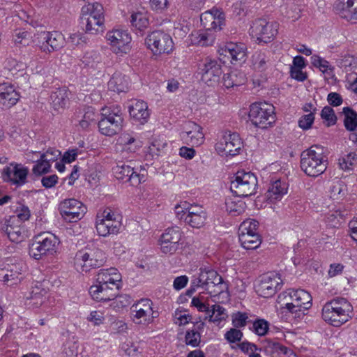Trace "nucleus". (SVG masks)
Listing matches in <instances>:
<instances>
[{"instance_id": "1", "label": "nucleus", "mask_w": 357, "mask_h": 357, "mask_svg": "<svg viewBox=\"0 0 357 357\" xmlns=\"http://www.w3.org/2000/svg\"><path fill=\"white\" fill-rule=\"evenodd\" d=\"M353 307L344 298H335L327 302L322 309L324 320L331 325L339 327L351 317Z\"/></svg>"}, {"instance_id": "2", "label": "nucleus", "mask_w": 357, "mask_h": 357, "mask_svg": "<svg viewBox=\"0 0 357 357\" xmlns=\"http://www.w3.org/2000/svg\"><path fill=\"white\" fill-rule=\"evenodd\" d=\"M327 159L323 149L312 146L303 151L301 155V168L309 176L317 177L327 169Z\"/></svg>"}, {"instance_id": "3", "label": "nucleus", "mask_w": 357, "mask_h": 357, "mask_svg": "<svg viewBox=\"0 0 357 357\" xmlns=\"http://www.w3.org/2000/svg\"><path fill=\"white\" fill-rule=\"evenodd\" d=\"M194 287H200L211 296H215L227 289V286L222 278L213 269L200 268L199 272L192 276Z\"/></svg>"}, {"instance_id": "4", "label": "nucleus", "mask_w": 357, "mask_h": 357, "mask_svg": "<svg viewBox=\"0 0 357 357\" xmlns=\"http://www.w3.org/2000/svg\"><path fill=\"white\" fill-rule=\"evenodd\" d=\"M82 20L86 24V32L96 34L104 28V8L102 4L94 2L84 6L82 8Z\"/></svg>"}, {"instance_id": "5", "label": "nucleus", "mask_w": 357, "mask_h": 357, "mask_svg": "<svg viewBox=\"0 0 357 357\" xmlns=\"http://www.w3.org/2000/svg\"><path fill=\"white\" fill-rule=\"evenodd\" d=\"M286 294L287 302L283 308L295 314V317H303L305 312L312 306L311 295L303 289H289Z\"/></svg>"}, {"instance_id": "6", "label": "nucleus", "mask_w": 357, "mask_h": 357, "mask_svg": "<svg viewBox=\"0 0 357 357\" xmlns=\"http://www.w3.org/2000/svg\"><path fill=\"white\" fill-rule=\"evenodd\" d=\"M101 115L102 118L98 122V128L102 134L112 136L121 129L123 118L119 106L103 107Z\"/></svg>"}, {"instance_id": "7", "label": "nucleus", "mask_w": 357, "mask_h": 357, "mask_svg": "<svg viewBox=\"0 0 357 357\" xmlns=\"http://www.w3.org/2000/svg\"><path fill=\"white\" fill-rule=\"evenodd\" d=\"M59 240L50 232L42 233L35 237L29 247V255L35 259H40L43 256L52 255L56 252Z\"/></svg>"}, {"instance_id": "8", "label": "nucleus", "mask_w": 357, "mask_h": 357, "mask_svg": "<svg viewBox=\"0 0 357 357\" xmlns=\"http://www.w3.org/2000/svg\"><path fill=\"white\" fill-rule=\"evenodd\" d=\"M106 261L105 253L98 248L78 251L75 257V266L79 272H88L91 268H98Z\"/></svg>"}, {"instance_id": "9", "label": "nucleus", "mask_w": 357, "mask_h": 357, "mask_svg": "<svg viewBox=\"0 0 357 357\" xmlns=\"http://www.w3.org/2000/svg\"><path fill=\"white\" fill-rule=\"evenodd\" d=\"M275 108L267 102H255L250 105L249 119L251 123L259 128H266L275 121Z\"/></svg>"}, {"instance_id": "10", "label": "nucleus", "mask_w": 357, "mask_h": 357, "mask_svg": "<svg viewBox=\"0 0 357 357\" xmlns=\"http://www.w3.org/2000/svg\"><path fill=\"white\" fill-rule=\"evenodd\" d=\"M26 266L22 261L6 259L0 264V281L7 286L17 285L24 278Z\"/></svg>"}, {"instance_id": "11", "label": "nucleus", "mask_w": 357, "mask_h": 357, "mask_svg": "<svg viewBox=\"0 0 357 357\" xmlns=\"http://www.w3.org/2000/svg\"><path fill=\"white\" fill-rule=\"evenodd\" d=\"M257 179L250 172L238 171L231 181L230 189L237 197H248L255 192Z\"/></svg>"}, {"instance_id": "12", "label": "nucleus", "mask_w": 357, "mask_h": 357, "mask_svg": "<svg viewBox=\"0 0 357 357\" xmlns=\"http://www.w3.org/2000/svg\"><path fill=\"white\" fill-rule=\"evenodd\" d=\"M105 38L111 50L116 55L123 56L131 50L132 37L126 30L114 29L107 32Z\"/></svg>"}, {"instance_id": "13", "label": "nucleus", "mask_w": 357, "mask_h": 357, "mask_svg": "<svg viewBox=\"0 0 357 357\" xmlns=\"http://www.w3.org/2000/svg\"><path fill=\"white\" fill-rule=\"evenodd\" d=\"M145 43L155 55L169 54L174 48L172 37L162 31H155L149 33Z\"/></svg>"}, {"instance_id": "14", "label": "nucleus", "mask_w": 357, "mask_h": 357, "mask_svg": "<svg viewBox=\"0 0 357 357\" xmlns=\"http://www.w3.org/2000/svg\"><path fill=\"white\" fill-rule=\"evenodd\" d=\"M278 24L266 20L258 19L253 22L250 29V34L260 43L272 41L278 33Z\"/></svg>"}, {"instance_id": "15", "label": "nucleus", "mask_w": 357, "mask_h": 357, "mask_svg": "<svg viewBox=\"0 0 357 357\" xmlns=\"http://www.w3.org/2000/svg\"><path fill=\"white\" fill-rule=\"evenodd\" d=\"M133 320L139 324L151 323L158 316V312L153 309V303L150 299L143 298L131 307Z\"/></svg>"}, {"instance_id": "16", "label": "nucleus", "mask_w": 357, "mask_h": 357, "mask_svg": "<svg viewBox=\"0 0 357 357\" xmlns=\"http://www.w3.org/2000/svg\"><path fill=\"white\" fill-rule=\"evenodd\" d=\"M183 231L178 227L166 229L160 238L161 252L166 255H172L179 248Z\"/></svg>"}, {"instance_id": "17", "label": "nucleus", "mask_w": 357, "mask_h": 357, "mask_svg": "<svg viewBox=\"0 0 357 357\" xmlns=\"http://www.w3.org/2000/svg\"><path fill=\"white\" fill-rule=\"evenodd\" d=\"M282 280L279 274L269 273L262 275L256 285V292L262 297L268 298L281 288Z\"/></svg>"}, {"instance_id": "18", "label": "nucleus", "mask_w": 357, "mask_h": 357, "mask_svg": "<svg viewBox=\"0 0 357 357\" xmlns=\"http://www.w3.org/2000/svg\"><path fill=\"white\" fill-rule=\"evenodd\" d=\"M241 146L242 142L237 133H225L216 144L215 149L221 156H234L239 153Z\"/></svg>"}, {"instance_id": "19", "label": "nucleus", "mask_w": 357, "mask_h": 357, "mask_svg": "<svg viewBox=\"0 0 357 357\" xmlns=\"http://www.w3.org/2000/svg\"><path fill=\"white\" fill-rule=\"evenodd\" d=\"M40 50L44 52L50 53L62 48L66 43L63 35L59 31H43L38 33Z\"/></svg>"}, {"instance_id": "20", "label": "nucleus", "mask_w": 357, "mask_h": 357, "mask_svg": "<svg viewBox=\"0 0 357 357\" xmlns=\"http://www.w3.org/2000/svg\"><path fill=\"white\" fill-rule=\"evenodd\" d=\"M62 217L68 222H77L85 213L86 208L82 202L75 199L63 201L59 205Z\"/></svg>"}, {"instance_id": "21", "label": "nucleus", "mask_w": 357, "mask_h": 357, "mask_svg": "<svg viewBox=\"0 0 357 357\" xmlns=\"http://www.w3.org/2000/svg\"><path fill=\"white\" fill-rule=\"evenodd\" d=\"M180 137L183 143L191 146H199L204 142L202 128L195 122H188L183 126Z\"/></svg>"}, {"instance_id": "22", "label": "nucleus", "mask_w": 357, "mask_h": 357, "mask_svg": "<svg viewBox=\"0 0 357 357\" xmlns=\"http://www.w3.org/2000/svg\"><path fill=\"white\" fill-rule=\"evenodd\" d=\"M28 173L27 167L21 164L11 163L9 166L3 168V178L6 181L22 185L26 183Z\"/></svg>"}, {"instance_id": "23", "label": "nucleus", "mask_w": 357, "mask_h": 357, "mask_svg": "<svg viewBox=\"0 0 357 357\" xmlns=\"http://www.w3.org/2000/svg\"><path fill=\"white\" fill-rule=\"evenodd\" d=\"M114 174L118 180L128 181L133 186L145 181V175L137 173L134 167L128 165H117L114 168Z\"/></svg>"}, {"instance_id": "24", "label": "nucleus", "mask_w": 357, "mask_h": 357, "mask_svg": "<svg viewBox=\"0 0 357 357\" xmlns=\"http://www.w3.org/2000/svg\"><path fill=\"white\" fill-rule=\"evenodd\" d=\"M201 24L206 30L220 31L224 24V14L217 8H213L202 13L200 16Z\"/></svg>"}, {"instance_id": "25", "label": "nucleus", "mask_w": 357, "mask_h": 357, "mask_svg": "<svg viewBox=\"0 0 357 357\" xmlns=\"http://www.w3.org/2000/svg\"><path fill=\"white\" fill-rule=\"evenodd\" d=\"M201 70L202 80L206 84L213 86L218 82L222 69L217 61L206 59Z\"/></svg>"}, {"instance_id": "26", "label": "nucleus", "mask_w": 357, "mask_h": 357, "mask_svg": "<svg viewBox=\"0 0 357 357\" xmlns=\"http://www.w3.org/2000/svg\"><path fill=\"white\" fill-rule=\"evenodd\" d=\"M335 9L342 18L352 24L357 23V0H339Z\"/></svg>"}, {"instance_id": "27", "label": "nucleus", "mask_w": 357, "mask_h": 357, "mask_svg": "<svg viewBox=\"0 0 357 357\" xmlns=\"http://www.w3.org/2000/svg\"><path fill=\"white\" fill-rule=\"evenodd\" d=\"M119 288L96 283L89 289V294L96 301H109L116 297Z\"/></svg>"}, {"instance_id": "28", "label": "nucleus", "mask_w": 357, "mask_h": 357, "mask_svg": "<svg viewBox=\"0 0 357 357\" xmlns=\"http://www.w3.org/2000/svg\"><path fill=\"white\" fill-rule=\"evenodd\" d=\"M225 56L230 58L232 64L243 62L247 55V47L243 43H230L222 50Z\"/></svg>"}, {"instance_id": "29", "label": "nucleus", "mask_w": 357, "mask_h": 357, "mask_svg": "<svg viewBox=\"0 0 357 357\" xmlns=\"http://www.w3.org/2000/svg\"><path fill=\"white\" fill-rule=\"evenodd\" d=\"M121 275L116 268L101 269L97 274L96 283L119 288Z\"/></svg>"}, {"instance_id": "30", "label": "nucleus", "mask_w": 357, "mask_h": 357, "mask_svg": "<svg viewBox=\"0 0 357 357\" xmlns=\"http://www.w3.org/2000/svg\"><path fill=\"white\" fill-rule=\"evenodd\" d=\"M17 221V218H10L5 222L1 229L11 241L20 243L24 238V230Z\"/></svg>"}, {"instance_id": "31", "label": "nucleus", "mask_w": 357, "mask_h": 357, "mask_svg": "<svg viewBox=\"0 0 357 357\" xmlns=\"http://www.w3.org/2000/svg\"><path fill=\"white\" fill-rule=\"evenodd\" d=\"M206 218V212L202 206L192 205L189 208L185 222L193 228H200L204 225Z\"/></svg>"}, {"instance_id": "32", "label": "nucleus", "mask_w": 357, "mask_h": 357, "mask_svg": "<svg viewBox=\"0 0 357 357\" xmlns=\"http://www.w3.org/2000/svg\"><path fill=\"white\" fill-rule=\"evenodd\" d=\"M130 116L141 124L147 122L150 116L147 103L142 100H135L129 107Z\"/></svg>"}, {"instance_id": "33", "label": "nucleus", "mask_w": 357, "mask_h": 357, "mask_svg": "<svg viewBox=\"0 0 357 357\" xmlns=\"http://www.w3.org/2000/svg\"><path fill=\"white\" fill-rule=\"evenodd\" d=\"M19 100V94L8 83L0 84V102L6 108L15 105Z\"/></svg>"}, {"instance_id": "34", "label": "nucleus", "mask_w": 357, "mask_h": 357, "mask_svg": "<svg viewBox=\"0 0 357 357\" xmlns=\"http://www.w3.org/2000/svg\"><path fill=\"white\" fill-rule=\"evenodd\" d=\"M121 227V221L120 220L112 219L96 220V230L100 236H107L110 234H116Z\"/></svg>"}, {"instance_id": "35", "label": "nucleus", "mask_w": 357, "mask_h": 357, "mask_svg": "<svg viewBox=\"0 0 357 357\" xmlns=\"http://www.w3.org/2000/svg\"><path fill=\"white\" fill-rule=\"evenodd\" d=\"M97 117L98 114L91 107H84L75 114L76 120L79 122V126L83 129L89 128L91 123L96 122Z\"/></svg>"}, {"instance_id": "36", "label": "nucleus", "mask_w": 357, "mask_h": 357, "mask_svg": "<svg viewBox=\"0 0 357 357\" xmlns=\"http://www.w3.org/2000/svg\"><path fill=\"white\" fill-rule=\"evenodd\" d=\"M287 192V185L280 180L275 181L266 192V198L274 202L280 200Z\"/></svg>"}, {"instance_id": "37", "label": "nucleus", "mask_w": 357, "mask_h": 357, "mask_svg": "<svg viewBox=\"0 0 357 357\" xmlns=\"http://www.w3.org/2000/svg\"><path fill=\"white\" fill-rule=\"evenodd\" d=\"M252 68L257 71L262 72L266 70L271 63L269 52L257 51L251 58Z\"/></svg>"}, {"instance_id": "38", "label": "nucleus", "mask_w": 357, "mask_h": 357, "mask_svg": "<svg viewBox=\"0 0 357 357\" xmlns=\"http://www.w3.org/2000/svg\"><path fill=\"white\" fill-rule=\"evenodd\" d=\"M240 197H228L225 200V210L231 216L242 214L246 208L245 203L239 199Z\"/></svg>"}, {"instance_id": "39", "label": "nucleus", "mask_w": 357, "mask_h": 357, "mask_svg": "<svg viewBox=\"0 0 357 357\" xmlns=\"http://www.w3.org/2000/svg\"><path fill=\"white\" fill-rule=\"evenodd\" d=\"M246 79L243 72L235 70L224 75L223 84L226 88H231L244 84Z\"/></svg>"}, {"instance_id": "40", "label": "nucleus", "mask_w": 357, "mask_h": 357, "mask_svg": "<svg viewBox=\"0 0 357 357\" xmlns=\"http://www.w3.org/2000/svg\"><path fill=\"white\" fill-rule=\"evenodd\" d=\"M50 98L53 108L57 111L64 109L69 100L67 90L64 88L56 89L52 93Z\"/></svg>"}, {"instance_id": "41", "label": "nucleus", "mask_w": 357, "mask_h": 357, "mask_svg": "<svg viewBox=\"0 0 357 357\" xmlns=\"http://www.w3.org/2000/svg\"><path fill=\"white\" fill-rule=\"evenodd\" d=\"M191 41L192 43L199 46L212 45L215 41V35L213 31L206 30L198 31L191 35Z\"/></svg>"}, {"instance_id": "42", "label": "nucleus", "mask_w": 357, "mask_h": 357, "mask_svg": "<svg viewBox=\"0 0 357 357\" xmlns=\"http://www.w3.org/2000/svg\"><path fill=\"white\" fill-rule=\"evenodd\" d=\"M128 81L125 75L116 73L108 82V88L109 90L121 93L124 92L128 89Z\"/></svg>"}, {"instance_id": "43", "label": "nucleus", "mask_w": 357, "mask_h": 357, "mask_svg": "<svg viewBox=\"0 0 357 357\" xmlns=\"http://www.w3.org/2000/svg\"><path fill=\"white\" fill-rule=\"evenodd\" d=\"M26 65L22 62H19L16 59L9 58L6 59L4 63V69L8 71V73L16 78L24 75Z\"/></svg>"}, {"instance_id": "44", "label": "nucleus", "mask_w": 357, "mask_h": 357, "mask_svg": "<svg viewBox=\"0 0 357 357\" xmlns=\"http://www.w3.org/2000/svg\"><path fill=\"white\" fill-rule=\"evenodd\" d=\"M238 238L242 247L246 250H255L261 242L259 234H238Z\"/></svg>"}, {"instance_id": "45", "label": "nucleus", "mask_w": 357, "mask_h": 357, "mask_svg": "<svg viewBox=\"0 0 357 357\" xmlns=\"http://www.w3.org/2000/svg\"><path fill=\"white\" fill-rule=\"evenodd\" d=\"M337 66L346 72L352 71L357 67V57L349 54H342L336 59Z\"/></svg>"}, {"instance_id": "46", "label": "nucleus", "mask_w": 357, "mask_h": 357, "mask_svg": "<svg viewBox=\"0 0 357 357\" xmlns=\"http://www.w3.org/2000/svg\"><path fill=\"white\" fill-rule=\"evenodd\" d=\"M342 112L344 115V124L347 130H355L357 128V113L348 107H344Z\"/></svg>"}, {"instance_id": "47", "label": "nucleus", "mask_w": 357, "mask_h": 357, "mask_svg": "<svg viewBox=\"0 0 357 357\" xmlns=\"http://www.w3.org/2000/svg\"><path fill=\"white\" fill-rule=\"evenodd\" d=\"M135 138L130 133H122L118 139V144L121 146L123 151L135 152L136 146L134 144Z\"/></svg>"}, {"instance_id": "48", "label": "nucleus", "mask_w": 357, "mask_h": 357, "mask_svg": "<svg viewBox=\"0 0 357 357\" xmlns=\"http://www.w3.org/2000/svg\"><path fill=\"white\" fill-rule=\"evenodd\" d=\"M130 23L136 29L143 30L149 26V22L145 14L138 12L132 14Z\"/></svg>"}, {"instance_id": "49", "label": "nucleus", "mask_w": 357, "mask_h": 357, "mask_svg": "<svg viewBox=\"0 0 357 357\" xmlns=\"http://www.w3.org/2000/svg\"><path fill=\"white\" fill-rule=\"evenodd\" d=\"M259 222L254 219H247L239 226L238 234H258Z\"/></svg>"}, {"instance_id": "50", "label": "nucleus", "mask_w": 357, "mask_h": 357, "mask_svg": "<svg viewBox=\"0 0 357 357\" xmlns=\"http://www.w3.org/2000/svg\"><path fill=\"white\" fill-rule=\"evenodd\" d=\"M81 61L84 66L95 68L101 61V56L96 51H89L84 54Z\"/></svg>"}, {"instance_id": "51", "label": "nucleus", "mask_w": 357, "mask_h": 357, "mask_svg": "<svg viewBox=\"0 0 357 357\" xmlns=\"http://www.w3.org/2000/svg\"><path fill=\"white\" fill-rule=\"evenodd\" d=\"M210 312H211V314L209 316V321L214 323L220 322L225 320L227 317L225 309L217 304L211 306Z\"/></svg>"}, {"instance_id": "52", "label": "nucleus", "mask_w": 357, "mask_h": 357, "mask_svg": "<svg viewBox=\"0 0 357 357\" xmlns=\"http://www.w3.org/2000/svg\"><path fill=\"white\" fill-rule=\"evenodd\" d=\"M47 291H43V294L40 291V288L38 287H36L32 292L30 297L31 303L32 305L36 307H38L41 306L46 301V295Z\"/></svg>"}, {"instance_id": "53", "label": "nucleus", "mask_w": 357, "mask_h": 357, "mask_svg": "<svg viewBox=\"0 0 357 357\" xmlns=\"http://www.w3.org/2000/svg\"><path fill=\"white\" fill-rule=\"evenodd\" d=\"M36 165L33 167L32 172L35 176H41L44 174H47L50 172L51 168V163L45 160L40 156V158L37 160Z\"/></svg>"}, {"instance_id": "54", "label": "nucleus", "mask_w": 357, "mask_h": 357, "mask_svg": "<svg viewBox=\"0 0 357 357\" xmlns=\"http://www.w3.org/2000/svg\"><path fill=\"white\" fill-rule=\"evenodd\" d=\"M356 159V154L354 152H351L339 159L340 167L343 170L351 169Z\"/></svg>"}, {"instance_id": "55", "label": "nucleus", "mask_w": 357, "mask_h": 357, "mask_svg": "<svg viewBox=\"0 0 357 357\" xmlns=\"http://www.w3.org/2000/svg\"><path fill=\"white\" fill-rule=\"evenodd\" d=\"M192 204L187 202H181L174 207L176 216L180 220L185 222L188 215L189 208H192Z\"/></svg>"}, {"instance_id": "56", "label": "nucleus", "mask_w": 357, "mask_h": 357, "mask_svg": "<svg viewBox=\"0 0 357 357\" xmlns=\"http://www.w3.org/2000/svg\"><path fill=\"white\" fill-rule=\"evenodd\" d=\"M345 185L340 181L333 183L330 189V196L333 199H339L344 195Z\"/></svg>"}, {"instance_id": "57", "label": "nucleus", "mask_w": 357, "mask_h": 357, "mask_svg": "<svg viewBox=\"0 0 357 357\" xmlns=\"http://www.w3.org/2000/svg\"><path fill=\"white\" fill-rule=\"evenodd\" d=\"M200 341V334L197 331L191 330L186 332L185 342L187 345L196 347L199 346Z\"/></svg>"}, {"instance_id": "58", "label": "nucleus", "mask_w": 357, "mask_h": 357, "mask_svg": "<svg viewBox=\"0 0 357 357\" xmlns=\"http://www.w3.org/2000/svg\"><path fill=\"white\" fill-rule=\"evenodd\" d=\"M321 118L326 121L328 126L335 124L337 117L334 110L329 106H326L323 108L321 112Z\"/></svg>"}, {"instance_id": "59", "label": "nucleus", "mask_w": 357, "mask_h": 357, "mask_svg": "<svg viewBox=\"0 0 357 357\" xmlns=\"http://www.w3.org/2000/svg\"><path fill=\"white\" fill-rule=\"evenodd\" d=\"M252 329L258 335H264L268 330V323L264 319H258L253 323Z\"/></svg>"}, {"instance_id": "60", "label": "nucleus", "mask_w": 357, "mask_h": 357, "mask_svg": "<svg viewBox=\"0 0 357 357\" xmlns=\"http://www.w3.org/2000/svg\"><path fill=\"white\" fill-rule=\"evenodd\" d=\"M120 220L121 221V215L110 208H105L100 215H97L96 220H112V219Z\"/></svg>"}, {"instance_id": "61", "label": "nucleus", "mask_w": 357, "mask_h": 357, "mask_svg": "<svg viewBox=\"0 0 357 357\" xmlns=\"http://www.w3.org/2000/svg\"><path fill=\"white\" fill-rule=\"evenodd\" d=\"M314 120L313 112L303 115L298 121V126L303 130H307L311 128Z\"/></svg>"}, {"instance_id": "62", "label": "nucleus", "mask_w": 357, "mask_h": 357, "mask_svg": "<svg viewBox=\"0 0 357 357\" xmlns=\"http://www.w3.org/2000/svg\"><path fill=\"white\" fill-rule=\"evenodd\" d=\"M242 337L243 333L237 328H231L225 334V339L231 343L240 341Z\"/></svg>"}, {"instance_id": "63", "label": "nucleus", "mask_w": 357, "mask_h": 357, "mask_svg": "<svg viewBox=\"0 0 357 357\" xmlns=\"http://www.w3.org/2000/svg\"><path fill=\"white\" fill-rule=\"evenodd\" d=\"M68 42L75 46L82 45L86 43V38L84 34L77 32L70 34Z\"/></svg>"}, {"instance_id": "64", "label": "nucleus", "mask_w": 357, "mask_h": 357, "mask_svg": "<svg viewBox=\"0 0 357 357\" xmlns=\"http://www.w3.org/2000/svg\"><path fill=\"white\" fill-rule=\"evenodd\" d=\"M122 349L128 356L137 357L139 354V347L132 342L124 343Z\"/></svg>"}]
</instances>
